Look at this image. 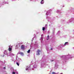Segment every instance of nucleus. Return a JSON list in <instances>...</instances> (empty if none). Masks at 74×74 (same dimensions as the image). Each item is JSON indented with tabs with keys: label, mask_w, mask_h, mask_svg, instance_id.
<instances>
[{
	"label": "nucleus",
	"mask_w": 74,
	"mask_h": 74,
	"mask_svg": "<svg viewBox=\"0 0 74 74\" xmlns=\"http://www.w3.org/2000/svg\"><path fill=\"white\" fill-rule=\"evenodd\" d=\"M61 74H62V73H61Z\"/></svg>",
	"instance_id": "nucleus-17"
},
{
	"label": "nucleus",
	"mask_w": 74,
	"mask_h": 74,
	"mask_svg": "<svg viewBox=\"0 0 74 74\" xmlns=\"http://www.w3.org/2000/svg\"><path fill=\"white\" fill-rule=\"evenodd\" d=\"M6 69V68H5V67H4V68H3V69Z\"/></svg>",
	"instance_id": "nucleus-13"
},
{
	"label": "nucleus",
	"mask_w": 74,
	"mask_h": 74,
	"mask_svg": "<svg viewBox=\"0 0 74 74\" xmlns=\"http://www.w3.org/2000/svg\"><path fill=\"white\" fill-rule=\"evenodd\" d=\"M21 49L23 50L25 49V45H22L21 46Z\"/></svg>",
	"instance_id": "nucleus-2"
},
{
	"label": "nucleus",
	"mask_w": 74,
	"mask_h": 74,
	"mask_svg": "<svg viewBox=\"0 0 74 74\" xmlns=\"http://www.w3.org/2000/svg\"><path fill=\"white\" fill-rule=\"evenodd\" d=\"M40 3L42 4H44V0H42V1H41Z\"/></svg>",
	"instance_id": "nucleus-3"
},
{
	"label": "nucleus",
	"mask_w": 74,
	"mask_h": 74,
	"mask_svg": "<svg viewBox=\"0 0 74 74\" xmlns=\"http://www.w3.org/2000/svg\"><path fill=\"white\" fill-rule=\"evenodd\" d=\"M27 53H29L30 52V50L29 49L28 50V51H27Z\"/></svg>",
	"instance_id": "nucleus-7"
},
{
	"label": "nucleus",
	"mask_w": 74,
	"mask_h": 74,
	"mask_svg": "<svg viewBox=\"0 0 74 74\" xmlns=\"http://www.w3.org/2000/svg\"><path fill=\"white\" fill-rule=\"evenodd\" d=\"M68 42H66L64 44L65 45H66V44H68Z\"/></svg>",
	"instance_id": "nucleus-11"
},
{
	"label": "nucleus",
	"mask_w": 74,
	"mask_h": 74,
	"mask_svg": "<svg viewBox=\"0 0 74 74\" xmlns=\"http://www.w3.org/2000/svg\"><path fill=\"white\" fill-rule=\"evenodd\" d=\"M16 64H17V66H19V63L18 62H16Z\"/></svg>",
	"instance_id": "nucleus-8"
},
{
	"label": "nucleus",
	"mask_w": 74,
	"mask_h": 74,
	"mask_svg": "<svg viewBox=\"0 0 74 74\" xmlns=\"http://www.w3.org/2000/svg\"><path fill=\"white\" fill-rule=\"evenodd\" d=\"M45 27H42V30H43V31H45Z\"/></svg>",
	"instance_id": "nucleus-5"
},
{
	"label": "nucleus",
	"mask_w": 74,
	"mask_h": 74,
	"mask_svg": "<svg viewBox=\"0 0 74 74\" xmlns=\"http://www.w3.org/2000/svg\"><path fill=\"white\" fill-rule=\"evenodd\" d=\"M40 50H37V55H40Z\"/></svg>",
	"instance_id": "nucleus-1"
},
{
	"label": "nucleus",
	"mask_w": 74,
	"mask_h": 74,
	"mask_svg": "<svg viewBox=\"0 0 74 74\" xmlns=\"http://www.w3.org/2000/svg\"><path fill=\"white\" fill-rule=\"evenodd\" d=\"M19 54H20L21 55H23V53L22 52H20L19 53Z\"/></svg>",
	"instance_id": "nucleus-4"
},
{
	"label": "nucleus",
	"mask_w": 74,
	"mask_h": 74,
	"mask_svg": "<svg viewBox=\"0 0 74 74\" xmlns=\"http://www.w3.org/2000/svg\"><path fill=\"white\" fill-rule=\"evenodd\" d=\"M47 40H48V39H47Z\"/></svg>",
	"instance_id": "nucleus-16"
},
{
	"label": "nucleus",
	"mask_w": 74,
	"mask_h": 74,
	"mask_svg": "<svg viewBox=\"0 0 74 74\" xmlns=\"http://www.w3.org/2000/svg\"><path fill=\"white\" fill-rule=\"evenodd\" d=\"M55 73L54 72H52V74H55Z\"/></svg>",
	"instance_id": "nucleus-12"
},
{
	"label": "nucleus",
	"mask_w": 74,
	"mask_h": 74,
	"mask_svg": "<svg viewBox=\"0 0 74 74\" xmlns=\"http://www.w3.org/2000/svg\"><path fill=\"white\" fill-rule=\"evenodd\" d=\"M9 51H11V48H9Z\"/></svg>",
	"instance_id": "nucleus-6"
},
{
	"label": "nucleus",
	"mask_w": 74,
	"mask_h": 74,
	"mask_svg": "<svg viewBox=\"0 0 74 74\" xmlns=\"http://www.w3.org/2000/svg\"><path fill=\"white\" fill-rule=\"evenodd\" d=\"M51 50H52V48H51Z\"/></svg>",
	"instance_id": "nucleus-15"
},
{
	"label": "nucleus",
	"mask_w": 74,
	"mask_h": 74,
	"mask_svg": "<svg viewBox=\"0 0 74 74\" xmlns=\"http://www.w3.org/2000/svg\"><path fill=\"white\" fill-rule=\"evenodd\" d=\"M29 67H30V66H29V67L27 66V68L26 69V70H28V68H29Z\"/></svg>",
	"instance_id": "nucleus-9"
},
{
	"label": "nucleus",
	"mask_w": 74,
	"mask_h": 74,
	"mask_svg": "<svg viewBox=\"0 0 74 74\" xmlns=\"http://www.w3.org/2000/svg\"><path fill=\"white\" fill-rule=\"evenodd\" d=\"M12 74H15V72H13Z\"/></svg>",
	"instance_id": "nucleus-10"
},
{
	"label": "nucleus",
	"mask_w": 74,
	"mask_h": 74,
	"mask_svg": "<svg viewBox=\"0 0 74 74\" xmlns=\"http://www.w3.org/2000/svg\"><path fill=\"white\" fill-rule=\"evenodd\" d=\"M47 38H49V35H48L47 36Z\"/></svg>",
	"instance_id": "nucleus-14"
}]
</instances>
